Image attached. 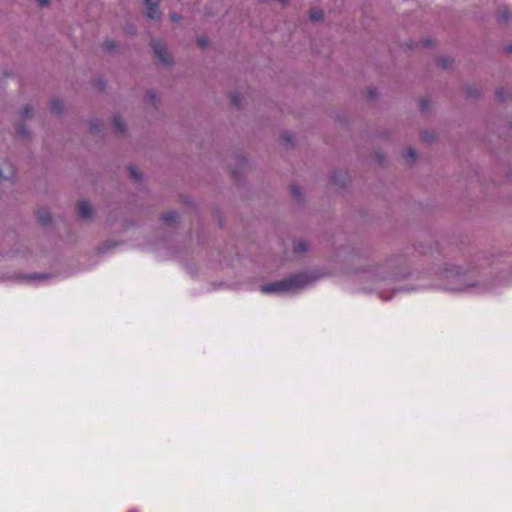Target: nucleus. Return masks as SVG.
<instances>
[{
  "label": "nucleus",
  "mask_w": 512,
  "mask_h": 512,
  "mask_svg": "<svg viewBox=\"0 0 512 512\" xmlns=\"http://www.w3.org/2000/svg\"><path fill=\"white\" fill-rule=\"evenodd\" d=\"M308 277L305 274H295L286 279L261 286L263 293L287 292L306 285Z\"/></svg>",
  "instance_id": "1"
},
{
  "label": "nucleus",
  "mask_w": 512,
  "mask_h": 512,
  "mask_svg": "<svg viewBox=\"0 0 512 512\" xmlns=\"http://www.w3.org/2000/svg\"><path fill=\"white\" fill-rule=\"evenodd\" d=\"M151 46L154 50L155 56L158 58V60L160 62H162L163 64L170 63L171 57L167 53L165 45L162 42L157 41V40H152Z\"/></svg>",
  "instance_id": "2"
},
{
  "label": "nucleus",
  "mask_w": 512,
  "mask_h": 512,
  "mask_svg": "<svg viewBox=\"0 0 512 512\" xmlns=\"http://www.w3.org/2000/svg\"><path fill=\"white\" fill-rule=\"evenodd\" d=\"M146 5V15L150 19H158L160 17L159 3L160 0H144Z\"/></svg>",
  "instance_id": "3"
},
{
  "label": "nucleus",
  "mask_w": 512,
  "mask_h": 512,
  "mask_svg": "<svg viewBox=\"0 0 512 512\" xmlns=\"http://www.w3.org/2000/svg\"><path fill=\"white\" fill-rule=\"evenodd\" d=\"M77 211L80 217L87 219L92 216L93 208L88 201H81L77 205Z\"/></svg>",
  "instance_id": "4"
},
{
  "label": "nucleus",
  "mask_w": 512,
  "mask_h": 512,
  "mask_svg": "<svg viewBox=\"0 0 512 512\" xmlns=\"http://www.w3.org/2000/svg\"><path fill=\"white\" fill-rule=\"evenodd\" d=\"M14 175H15V170L10 163L4 162L2 164V166H0V179L8 180V179L14 177Z\"/></svg>",
  "instance_id": "5"
},
{
  "label": "nucleus",
  "mask_w": 512,
  "mask_h": 512,
  "mask_svg": "<svg viewBox=\"0 0 512 512\" xmlns=\"http://www.w3.org/2000/svg\"><path fill=\"white\" fill-rule=\"evenodd\" d=\"M37 218L43 225L49 224L52 219L50 212L45 208H41L37 211Z\"/></svg>",
  "instance_id": "6"
},
{
  "label": "nucleus",
  "mask_w": 512,
  "mask_h": 512,
  "mask_svg": "<svg viewBox=\"0 0 512 512\" xmlns=\"http://www.w3.org/2000/svg\"><path fill=\"white\" fill-rule=\"evenodd\" d=\"M178 218V214L174 211H169L163 214L162 220L166 224H172L174 223Z\"/></svg>",
  "instance_id": "7"
},
{
  "label": "nucleus",
  "mask_w": 512,
  "mask_h": 512,
  "mask_svg": "<svg viewBox=\"0 0 512 512\" xmlns=\"http://www.w3.org/2000/svg\"><path fill=\"white\" fill-rule=\"evenodd\" d=\"M50 109L53 113H60L63 110V103L59 99H54L50 102Z\"/></svg>",
  "instance_id": "8"
},
{
  "label": "nucleus",
  "mask_w": 512,
  "mask_h": 512,
  "mask_svg": "<svg viewBox=\"0 0 512 512\" xmlns=\"http://www.w3.org/2000/svg\"><path fill=\"white\" fill-rule=\"evenodd\" d=\"M113 125L119 132H124L125 130V123L123 119L120 116H114L113 117Z\"/></svg>",
  "instance_id": "9"
},
{
  "label": "nucleus",
  "mask_w": 512,
  "mask_h": 512,
  "mask_svg": "<svg viewBox=\"0 0 512 512\" xmlns=\"http://www.w3.org/2000/svg\"><path fill=\"white\" fill-rule=\"evenodd\" d=\"M322 17H323V12L321 9L314 8L310 11V19L312 21H318V20L322 19Z\"/></svg>",
  "instance_id": "10"
},
{
  "label": "nucleus",
  "mask_w": 512,
  "mask_h": 512,
  "mask_svg": "<svg viewBox=\"0 0 512 512\" xmlns=\"http://www.w3.org/2000/svg\"><path fill=\"white\" fill-rule=\"evenodd\" d=\"M129 173H130L131 178H133L135 181H140V179H141V174H140V172L136 169V167H134V166H130V167H129Z\"/></svg>",
  "instance_id": "11"
},
{
  "label": "nucleus",
  "mask_w": 512,
  "mask_h": 512,
  "mask_svg": "<svg viewBox=\"0 0 512 512\" xmlns=\"http://www.w3.org/2000/svg\"><path fill=\"white\" fill-rule=\"evenodd\" d=\"M307 250V244L304 241H299L294 246V252L301 253Z\"/></svg>",
  "instance_id": "12"
},
{
  "label": "nucleus",
  "mask_w": 512,
  "mask_h": 512,
  "mask_svg": "<svg viewBox=\"0 0 512 512\" xmlns=\"http://www.w3.org/2000/svg\"><path fill=\"white\" fill-rule=\"evenodd\" d=\"M197 42L201 48H205L208 46V38L207 37H199Z\"/></svg>",
  "instance_id": "13"
},
{
  "label": "nucleus",
  "mask_w": 512,
  "mask_h": 512,
  "mask_svg": "<svg viewBox=\"0 0 512 512\" xmlns=\"http://www.w3.org/2000/svg\"><path fill=\"white\" fill-rule=\"evenodd\" d=\"M406 157L409 158L411 161H414L415 158H416V152L414 149L412 148H409L407 150V154H406Z\"/></svg>",
  "instance_id": "14"
},
{
  "label": "nucleus",
  "mask_w": 512,
  "mask_h": 512,
  "mask_svg": "<svg viewBox=\"0 0 512 512\" xmlns=\"http://www.w3.org/2000/svg\"><path fill=\"white\" fill-rule=\"evenodd\" d=\"M231 101L235 106H238L240 103V95L238 93H233L231 95Z\"/></svg>",
  "instance_id": "15"
},
{
  "label": "nucleus",
  "mask_w": 512,
  "mask_h": 512,
  "mask_svg": "<svg viewBox=\"0 0 512 512\" xmlns=\"http://www.w3.org/2000/svg\"><path fill=\"white\" fill-rule=\"evenodd\" d=\"M291 193L295 198H298L301 195L299 188H297L295 185L291 186Z\"/></svg>",
  "instance_id": "16"
},
{
  "label": "nucleus",
  "mask_w": 512,
  "mask_h": 512,
  "mask_svg": "<svg viewBox=\"0 0 512 512\" xmlns=\"http://www.w3.org/2000/svg\"><path fill=\"white\" fill-rule=\"evenodd\" d=\"M22 115L24 117H31L32 116V109L30 107H25L23 110H22Z\"/></svg>",
  "instance_id": "17"
},
{
  "label": "nucleus",
  "mask_w": 512,
  "mask_h": 512,
  "mask_svg": "<svg viewBox=\"0 0 512 512\" xmlns=\"http://www.w3.org/2000/svg\"><path fill=\"white\" fill-rule=\"evenodd\" d=\"M18 134L20 136H22V137H26L27 136L28 132L26 131L24 125H22V124L19 125V127H18Z\"/></svg>",
  "instance_id": "18"
},
{
  "label": "nucleus",
  "mask_w": 512,
  "mask_h": 512,
  "mask_svg": "<svg viewBox=\"0 0 512 512\" xmlns=\"http://www.w3.org/2000/svg\"><path fill=\"white\" fill-rule=\"evenodd\" d=\"M104 46L106 49H112L115 47V44L113 41H105Z\"/></svg>",
  "instance_id": "19"
},
{
  "label": "nucleus",
  "mask_w": 512,
  "mask_h": 512,
  "mask_svg": "<svg viewBox=\"0 0 512 512\" xmlns=\"http://www.w3.org/2000/svg\"><path fill=\"white\" fill-rule=\"evenodd\" d=\"M170 18H171L172 21L177 22V21L180 20L181 17L177 13H171L170 14Z\"/></svg>",
  "instance_id": "20"
},
{
  "label": "nucleus",
  "mask_w": 512,
  "mask_h": 512,
  "mask_svg": "<svg viewBox=\"0 0 512 512\" xmlns=\"http://www.w3.org/2000/svg\"><path fill=\"white\" fill-rule=\"evenodd\" d=\"M37 1L39 2V4H40L41 6H46V5H48V3H49V1H50V0H37Z\"/></svg>",
  "instance_id": "21"
},
{
  "label": "nucleus",
  "mask_w": 512,
  "mask_h": 512,
  "mask_svg": "<svg viewBox=\"0 0 512 512\" xmlns=\"http://www.w3.org/2000/svg\"><path fill=\"white\" fill-rule=\"evenodd\" d=\"M285 140H286L287 142H290V141L292 140V136H291V135H286V136H285Z\"/></svg>",
  "instance_id": "22"
},
{
  "label": "nucleus",
  "mask_w": 512,
  "mask_h": 512,
  "mask_svg": "<svg viewBox=\"0 0 512 512\" xmlns=\"http://www.w3.org/2000/svg\"><path fill=\"white\" fill-rule=\"evenodd\" d=\"M498 96H499L500 99H504V96H503L501 91L498 92Z\"/></svg>",
  "instance_id": "23"
},
{
  "label": "nucleus",
  "mask_w": 512,
  "mask_h": 512,
  "mask_svg": "<svg viewBox=\"0 0 512 512\" xmlns=\"http://www.w3.org/2000/svg\"><path fill=\"white\" fill-rule=\"evenodd\" d=\"M502 17H503L504 20H507L508 19V14L504 13Z\"/></svg>",
  "instance_id": "24"
},
{
  "label": "nucleus",
  "mask_w": 512,
  "mask_h": 512,
  "mask_svg": "<svg viewBox=\"0 0 512 512\" xmlns=\"http://www.w3.org/2000/svg\"><path fill=\"white\" fill-rule=\"evenodd\" d=\"M442 65H443V67H444V68H447V67H448L447 62H443V64H442Z\"/></svg>",
  "instance_id": "25"
}]
</instances>
